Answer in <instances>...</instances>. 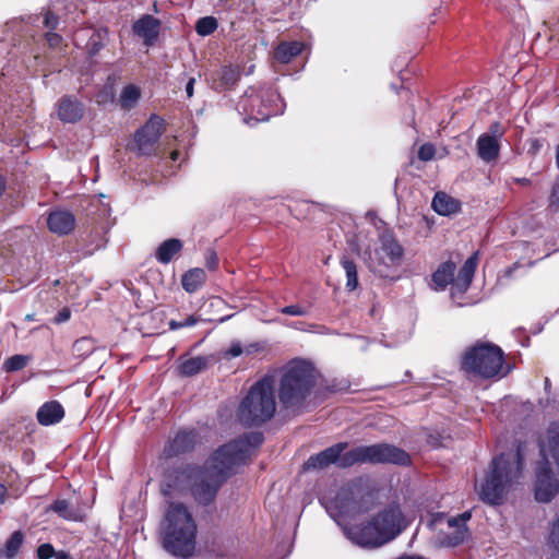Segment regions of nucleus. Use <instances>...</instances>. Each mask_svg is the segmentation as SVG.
I'll use <instances>...</instances> for the list:
<instances>
[{"mask_svg": "<svg viewBox=\"0 0 559 559\" xmlns=\"http://www.w3.org/2000/svg\"><path fill=\"white\" fill-rule=\"evenodd\" d=\"M264 441L260 431L245 432L221 445L203 465L181 462L163 473L160 492L165 497L189 492L197 504L214 503L217 493L236 469L250 460Z\"/></svg>", "mask_w": 559, "mask_h": 559, "instance_id": "obj_1", "label": "nucleus"}, {"mask_svg": "<svg viewBox=\"0 0 559 559\" xmlns=\"http://www.w3.org/2000/svg\"><path fill=\"white\" fill-rule=\"evenodd\" d=\"M347 442H338L323 451L311 455L304 464L305 471L323 469L331 464L347 468L356 464H394L408 466L412 464L411 455L403 449L389 443L358 445L344 452Z\"/></svg>", "mask_w": 559, "mask_h": 559, "instance_id": "obj_2", "label": "nucleus"}, {"mask_svg": "<svg viewBox=\"0 0 559 559\" xmlns=\"http://www.w3.org/2000/svg\"><path fill=\"white\" fill-rule=\"evenodd\" d=\"M319 372L314 365L301 358L288 361L281 370L277 399L281 408L294 416L304 413L317 386Z\"/></svg>", "mask_w": 559, "mask_h": 559, "instance_id": "obj_3", "label": "nucleus"}, {"mask_svg": "<svg viewBox=\"0 0 559 559\" xmlns=\"http://www.w3.org/2000/svg\"><path fill=\"white\" fill-rule=\"evenodd\" d=\"M198 525L182 502L167 503L159 525V540L163 549L174 557L189 559L197 548Z\"/></svg>", "mask_w": 559, "mask_h": 559, "instance_id": "obj_4", "label": "nucleus"}, {"mask_svg": "<svg viewBox=\"0 0 559 559\" xmlns=\"http://www.w3.org/2000/svg\"><path fill=\"white\" fill-rule=\"evenodd\" d=\"M522 466L523 456L520 448L513 456L502 453L493 457L480 484V499L491 506L501 504L513 481L520 478Z\"/></svg>", "mask_w": 559, "mask_h": 559, "instance_id": "obj_5", "label": "nucleus"}, {"mask_svg": "<svg viewBox=\"0 0 559 559\" xmlns=\"http://www.w3.org/2000/svg\"><path fill=\"white\" fill-rule=\"evenodd\" d=\"M405 526L400 506L389 504L367 523L352 527L349 535L357 545L373 548L394 539Z\"/></svg>", "mask_w": 559, "mask_h": 559, "instance_id": "obj_6", "label": "nucleus"}, {"mask_svg": "<svg viewBox=\"0 0 559 559\" xmlns=\"http://www.w3.org/2000/svg\"><path fill=\"white\" fill-rule=\"evenodd\" d=\"M274 378L265 374L254 382L242 399L237 417L246 427H260L273 418L276 411Z\"/></svg>", "mask_w": 559, "mask_h": 559, "instance_id": "obj_7", "label": "nucleus"}, {"mask_svg": "<svg viewBox=\"0 0 559 559\" xmlns=\"http://www.w3.org/2000/svg\"><path fill=\"white\" fill-rule=\"evenodd\" d=\"M504 353L498 345L490 342L477 341L461 356L460 370L467 378L481 380L506 376L503 372Z\"/></svg>", "mask_w": 559, "mask_h": 559, "instance_id": "obj_8", "label": "nucleus"}, {"mask_svg": "<svg viewBox=\"0 0 559 559\" xmlns=\"http://www.w3.org/2000/svg\"><path fill=\"white\" fill-rule=\"evenodd\" d=\"M276 94L271 88L250 86L238 102L237 108L245 115V121H266L277 112Z\"/></svg>", "mask_w": 559, "mask_h": 559, "instance_id": "obj_9", "label": "nucleus"}, {"mask_svg": "<svg viewBox=\"0 0 559 559\" xmlns=\"http://www.w3.org/2000/svg\"><path fill=\"white\" fill-rule=\"evenodd\" d=\"M478 263V253L472 254L461 266L456 276H454L456 265L452 261L442 262L431 275L435 289L444 290L452 284L451 293L464 294L472 284Z\"/></svg>", "mask_w": 559, "mask_h": 559, "instance_id": "obj_10", "label": "nucleus"}, {"mask_svg": "<svg viewBox=\"0 0 559 559\" xmlns=\"http://www.w3.org/2000/svg\"><path fill=\"white\" fill-rule=\"evenodd\" d=\"M334 502L341 514H362L371 509L373 493L362 484L361 479H355L338 489Z\"/></svg>", "mask_w": 559, "mask_h": 559, "instance_id": "obj_11", "label": "nucleus"}, {"mask_svg": "<svg viewBox=\"0 0 559 559\" xmlns=\"http://www.w3.org/2000/svg\"><path fill=\"white\" fill-rule=\"evenodd\" d=\"M165 131V120L152 114L147 121L133 135V147L138 155L150 156L156 151V145Z\"/></svg>", "mask_w": 559, "mask_h": 559, "instance_id": "obj_12", "label": "nucleus"}, {"mask_svg": "<svg viewBox=\"0 0 559 559\" xmlns=\"http://www.w3.org/2000/svg\"><path fill=\"white\" fill-rule=\"evenodd\" d=\"M535 499L539 502H549L559 492V483L554 477L549 462L545 457L536 466Z\"/></svg>", "mask_w": 559, "mask_h": 559, "instance_id": "obj_13", "label": "nucleus"}, {"mask_svg": "<svg viewBox=\"0 0 559 559\" xmlns=\"http://www.w3.org/2000/svg\"><path fill=\"white\" fill-rule=\"evenodd\" d=\"M198 443V432L194 429H180L164 447V459L178 457L191 453Z\"/></svg>", "mask_w": 559, "mask_h": 559, "instance_id": "obj_14", "label": "nucleus"}, {"mask_svg": "<svg viewBox=\"0 0 559 559\" xmlns=\"http://www.w3.org/2000/svg\"><path fill=\"white\" fill-rule=\"evenodd\" d=\"M160 28V21L151 14L142 15L132 25L134 35L142 38L146 46H153L155 44L159 36Z\"/></svg>", "mask_w": 559, "mask_h": 559, "instance_id": "obj_15", "label": "nucleus"}, {"mask_svg": "<svg viewBox=\"0 0 559 559\" xmlns=\"http://www.w3.org/2000/svg\"><path fill=\"white\" fill-rule=\"evenodd\" d=\"M241 70L237 66L225 64L211 73V87L216 92L231 90L240 80Z\"/></svg>", "mask_w": 559, "mask_h": 559, "instance_id": "obj_16", "label": "nucleus"}, {"mask_svg": "<svg viewBox=\"0 0 559 559\" xmlns=\"http://www.w3.org/2000/svg\"><path fill=\"white\" fill-rule=\"evenodd\" d=\"M85 114L84 104L76 97L64 95L58 102V118L66 123L80 121Z\"/></svg>", "mask_w": 559, "mask_h": 559, "instance_id": "obj_17", "label": "nucleus"}, {"mask_svg": "<svg viewBox=\"0 0 559 559\" xmlns=\"http://www.w3.org/2000/svg\"><path fill=\"white\" fill-rule=\"evenodd\" d=\"M380 252L386 259L388 265H400L404 257V248L392 231H385L380 236Z\"/></svg>", "mask_w": 559, "mask_h": 559, "instance_id": "obj_18", "label": "nucleus"}, {"mask_svg": "<svg viewBox=\"0 0 559 559\" xmlns=\"http://www.w3.org/2000/svg\"><path fill=\"white\" fill-rule=\"evenodd\" d=\"M177 371L180 377L189 378L193 377L212 365L211 356H197L188 357L187 354L181 355L178 358Z\"/></svg>", "mask_w": 559, "mask_h": 559, "instance_id": "obj_19", "label": "nucleus"}, {"mask_svg": "<svg viewBox=\"0 0 559 559\" xmlns=\"http://www.w3.org/2000/svg\"><path fill=\"white\" fill-rule=\"evenodd\" d=\"M66 412L57 400L45 402L37 411L36 418L41 426H52L64 418Z\"/></svg>", "mask_w": 559, "mask_h": 559, "instance_id": "obj_20", "label": "nucleus"}, {"mask_svg": "<svg viewBox=\"0 0 559 559\" xmlns=\"http://www.w3.org/2000/svg\"><path fill=\"white\" fill-rule=\"evenodd\" d=\"M47 225L53 234L69 235L75 227V217L68 211H53L48 215Z\"/></svg>", "mask_w": 559, "mask_h": 559, "instance_id": "obj_21", "label": "nucleus"}, {"mask_svg": "<svg viewBox=\"0 0 559 559\" xmlns=\"http://www.w3.org/2000/svg\"><path fill=\"white\" fill-rule=\"evenodd\" d=\"M472 518L471 511H465L457 516L451 518L448 520V524L450 527H454L455 531L452 534H449L445 538L447 544L449 546L455 547L461 545L468 533V527L466 522Z\"/></svg>", "mask_w": 559, "mask_h": 559, "instance_id": "obj_22", "label": "nucleus"}, {"mask_svg": "<svg viewBox=\"0 0 559 559\" xmlns=\"http://www.w3.org/2000/svg\"><path fill=\"white\" fill-rule=\"evenodd\" d=\"M477 154L486 163L495 162L500 155V143L498 139L488 133L479 135L476 142Z\"/></svg>", "mask_w": 559, "mask_h": 559, "instance_id": "obj_23", "label": "nucleus"}, {"mask_svg": "<svg viewBox=\"0 0 559 559\" xmlns=\"http://www.w3.org/2000/svg\"><path fill=\"white\" fill-rule=\"evenodd\" d=\"M305 48V44L297 40L281 41L274 49V58L282 64L292 62Z\"/></svg>", "mask_w": 559, "mask_h": 559, "instance_id": "obj_24", "label": "nucleus"}, {"mask_svg": "<svg viewBox=\"0 0 559 559\" xmlns=\"http://www.w3.org/2000/svg\"><path fill=\"white\" fill-rule=\"evenodd\" d=\"M431 206L435 212L443 216L452 215L461 211V202L442 191L435 194Z\"/></svg>", "mask_w": 559, "mask_h": 559, "instance_id": "obj_25", "label": "nucleus"}, {"mask_svg": "<svg viewBox=\"0 0 559 559\" xmlns=\"http://www.w3.org/2000/svg\"><path fill=\"white\" fill-rule=\"evenodd\" d=\"M183 243L178 238H169L164 240L155 250V258L162 264H168L181 252Z\"/></svg>", "mask_w": 559, "mask_h": 559, "instance_id": "obj_26", "label": "nucleus"}, {"mask_svg": "<svg viewBox=\"0 0 559 559\" xmlns=\"http://www.w3.org/2000/svg\"><path fill=\"white\" fill-rule=\"evenodd\" d=\"M206 278L207 276L203 269L193 267L182 274L181 285L187 293L193 294L205 284Z\"/></svg>", "mask_w": 559, "mask_h": 559, "instance_id": "obj_27", "label": "nucleus"}, {"mask_svg": "<svg viewBox=\"0 0 559 559\" xmlns=\"http://www.w3.org/2000/svg\"><path fill=\"white\" fill-rule=\"evenodd\" d=\"M141 97V88L133 83H129L122 87L118 104L122 110L130 111L138 106Z\"/></svg>", "mask_w": 559, "mask_h": 559, "instance_id": "obj_28", "label": "nucleus"}, {"mask_svg": "<svg viewBox=\"0 0 559 559\" xmlns=\"http://www.w3.org/2000/svg\"><path fill=\"white\" fill-rule=\"evenodd\" d=\"M57 513L61 519L67 521L80 522L83 520L79 510L73 508L71 503L66 499L55 500L47 509Z\"/></svg>", "mask_w": 559, "mask_h": 559, "instance_id": "obj_29", "label": "nucleus"}, {"mask_svg": "<svg viewBox=\"0 0 559 559\" xmlns=\"http://www.w3.org/2000/svg\"><path fill=\"white\" fill-rule=\"evenodd\" d=\"M25 540V535L22 531H14L7 539L3 548L0 550V555L5 559L15 558Z\"/></svg>", "mask_w": 559, "mask_h": 559, "instance_id": "obj_30", "label": "nucleus"}, {"mask_svg": "<svg viewBox=\"0 0 559 559\" xmlns=\"http://www.w3.org/2000/svg\"><path fill=\"white\" fill-rule=\"evenodd\" d=\"M318 206L313 202L309 201H296L294 204L288 206L290 214L299 221L311 219L317 211Z\"/></svg>", "mask_w": 559, "mask_h": 559, "instance_id": "obj_31", "label": "nucleus"}, {"mask_svg": "<svg viewBox=\"0 0 559 559\" xmlns=\"http://www.w3.org/2000/svg\"><path fill=\"white\" fill-rule=\"evenodd\" d=\"M341 265L346 273V288L348 290L356 289L358 286V274L355 261L346 255H343L341 259Z\"/></svg>", "mask_w": 559, "mask_h": 559, "instance_id": "obj_32", "label": "nucleus"}, {"mask_svg": "<svg viewBox=\"0 0 559 559\" xmlns=\"http://www.w3.org/2000/svg\"><path fill=\"white\" fill-rule=\"evenodd\" d=\"M115 99V78L108 76L103 87L95 94V102L98 105L112 103Z\"/></svg>", "mask_w": 559, "mask_h": 559, "instance_id": "obj_33", "label": "nucleus"}, {"mask_svg": "<svg viewBox=\"0 0 559 559\" xmlns=\"http://www.w3.org/2000/svg\"><path fill=\"white\" fill-rule=\"evenodd\" d=\"M548 448L559 468V424L554 423L548 429Z\"/></svg>", "mask_w": 559, "mask_h": 559, "instance_id": "obj_34", "label": "nucleus"}, {"mask_svg": "<svg viewBox=\"0 0 559 559\" xmlns=\"http://www.w3.org/2000/svg\"><path fill=\"white\" fill-rule=\"evenodd\" d=\"M218 27V22L214 16L200 17L195 23V32L200 36H209Z\"/></svg>", "mask_w": 559, "mask_h": 559, "instance_id": "obj_35", "label": "nucleus"}, {"mask_svg": "<svg viewBox=\"0 0 559 559\" xmlns=\"http://www.w3.org/2000/svg\"><path fill=\"white\" fill-rule=\"evenodd\" d=\"M28 360L29 358L27 356L13 355L4 361L3 368L8 372L19 371L27 366Z\"/></svg>", "mask_w": 559, "mask_h": 559, "instance_id": "obj_36", "label": "nucleus"}, {"mask_svg": "<svg viewBox=\"0 0 559 559\" xmlns=\"http://www.w3.org/2000/svg\"><path fill=\"white\" fill-rule=\"evenodd\" d=\"M548 544L555 551L559 552V514L550 523Z\"/></svg>", "mask_w": 559, "mask_h": 559, "instance_id": "obj_37", "label": "nucleus"}, {"mask_svg": "<svg viewBox=\"0 0 559 559\" xmlns=\"http://www.w3.org/2000/svg\"><path fill=\"white\" fill-rule=\"evenodd\" d=\"M87 51L91 57L96 56L104 47V39L100 32H94L87 41Z\"/></svg>", "mask_w": 559, "mask_h": 559, "instance_id": "obj_38", "label": "nucleus"}, {"mask_svg": "<svg viewBox=\"0 0 559 559\" xmlns=\"http://www.w3.org/2000/svg\"><path fill=\"white\" fill-rule=\"evenodd\" d=\"M94 345L92 342V338L90 337H82L74 342L73 344V352L76 353L79 356H85L93 352Z\"/></svg>", "mask_w": 559, "mask_h": 559, "instance_id": "obj_39", "label": "nucleus"}, {"mask_svg": "<svg viewBox=\"0 0 559 559\" xmlns=\"http://www.w3.org/2000/svg\"><path fill=\"white\" fill-rule=\"evenodd\" d=\"M548 209L551 212H559V178L552 183L548 194Z\"/></svg>", "mask_w": 559, "mask_h": 559, "instance_id": "obj_40", "label": "nucleus"}, {"mask_svg": "<svg viewBox=\"0 0 559 559\" xmlns=\"http://www.w3.org/2000/svg\"><path fill=\"white\" fill-rule=\"evenodd\" d=\"M436 155V147L432 143L427 142L420 145L418 150V158L423 162H429L433 159Z\"/></svg>", "mask_w": 559, "mask_h": 559, "instance_id": "obj_41", "label": "nucleus"}, {"mask_svg": "<svg viewBox=\"0 0 559 559\" xmlns=\"http://www.w3.org/2000/svg\"><path fill=\"white\" fill-rule=\"evenodd\" d=\"M280 312L287 316L304 317L309 313V309L300 305H289L281 308Z\"/></svg>", "mask_w": 559, "mask_h": 559, "instance_id": "obj_42", "label": "nucleus"}, {"mask_svg": "<svg viewBox=\"0 0 559 559\" xmlns=\"http://www.w3.org/2000/svg\"><path fill=\"white\" fill-rule=\"evenodd\" d=\"M43 24L49 31H55L59 25V17L52 11L48 10L44 13Z\"/></svg>", "mask_w": 559, "mask_h": 559, "instance_id": "obj_43", "label": "nucleus"}, {"mask_svg": "<svg viewBox=\"0 0 559 559\" xmlns=\"http://www.w3.org/2000/svg\"><path fill=\"white\" fill-rule=\"evenodd\" d=\"M36 552L38 559H51L56 555L53 546L49 543L39 545Z\"/></svg>", "mask_w": 559, "mask_h": 559, "instance_id": "obj_44", "label": "nucleus"}, {"mask_svg": "<svg viewBox=\"0 0 559 559\" xmlns=\"http://www.w3.org/2000/svg\"><path fill=\"white\" fill-rule=\"evenodd\" d=\"M44 38L46 39V41L50 48L59 47L63 40V38L60 34H57L52 31L47 32L44 35Z\"/></svg>", "mask_w": 559, "mask_h": 559, "instance_id": "obj_45", "label": "nucleus"}, {"mask_svg": "<svg viewBox=\"0 0 559 559\" xmlns=\"http://www.w3.org/2000/svg\"><path fill=\"white\" fill-rule=\"evenodd\" d=\"M205 265L210 271H215L218 267V257L214 250L206 251Z\"/></svg>", "mask_w": 559, "mask_h": 559, "instance_id": "obj_46", "label": "nucleus"}, {"mask_svg": "<svg viewBox=\"0 0 559 559\" xmlns=\"http://www.w3.org/2000/svg\"><path fill=\"white\" fill-rule=\"evenodd\" d=\"M506 133V128L502 126L500 121H495L489 126V135L495 136L496 139L502 138Z\"/></svg>", "mask_w": 559, "mask_h": 559, "instance_id": "obj_47", "label": "nucleus"}, {"mask_svg": "<svg viewBox=\"0 0 559 559\" xmlns=\"http://www.w3.org/2000/svg\"><path fill=\"white\" fill-rule=\"evenodd\" d=\"M528 143V150H527V153L532 156H535L537 155L540 150L543 148V141L539 140V139H536V138H533V139H530L527 141Z\"/></svg>", "mask_w": 559, "mask_h": 559, "instance_id": "obj_48", "label": "nucleus"}, {"mask_svg": "<svg viewBox=\"0 0 559 559\" xmlns=\"http://www.w3.org/2000/svg\"><path fill=\"white\" fill-rule=\"evenodd\" d=\"M243 353V349L239 343H233L225 353L226 358H235L240 356Z\"/></svg>", "mask_w": 559, "mask_h": 559, "instance_id": "obj_49", "label": "nucleus"}, {"mask_svg": "<svg viewBox=\"0 0 559 559\" xmlns=\"http://www.w3.org/2000/svg\"><path fill=\"white\" fill-rule=\"evenodd\" d=\"M71 317V311L69 308L64 307L62 308L58 313L57 316L55 317L53 319V322L57 323V324H60V323H63L66 321H68Z\"/></svg>", "mask_w": 559, "mask_h": 559, "instance_id": "obj_50", "label": "nucleus"}, {"mask_svg": "<svg viewBox=\"0 0 559 559\" xmlns=\"http://www.w3.org/2000/svg\"><path fill=\"white\" fill-rule=\"evenodd\" d=\"M200 319L195 317L194 314L188 316L183 321H180L181 329L182 328H189L195 325Z\"/></svg>", "mask_w": 559, "mask_h": 559, "instance_id": "obj_51", "label": "nucleus"}, {"mask_svg": "<svg viewBox=\"0 0 559 559\" xmlns=\"http://www.w3.org/2000/svg\"><path fill=\"white\" fill-rule=\"evenodd\" d=\"M194 83H195V79L194 78H190L189 81L186 84V93H187V97L188 98H191L193 96Z\"/></svg>", "mask_w": 559, "mask_h": 559, "instance_id": "obj_52", "label": "nucleus"}, {"mask_svg": "<svg viewBox=\"0 0 559 559\" xmlns=\"http://www.w3.org/2000/svg\"><path fill=\"white\" fill-rule=\"evenodd\" d=\"M514 181H515L518 185L525 186V187H526V186H531V183H532L531 179L525 178V177H523V178H515V179H514Z\"/></svg>", "mask_w": 559, "mask_h": 559, "instance_id": "obj_53", "label": "nucleus"}, {"mask_svg": "<svg viewBox=\"0 0 559 559\" xmlns=\"http://www.w3.org/2000/svg\"><path fill=\"white\" fill-rule=\"evenodd\" d=\"M5 188H7V180H5V178L0 174V198H1V197H2V194L4 193Z\"/></svg>", "mask_w": 559, "mask_h": 559, "instance_id": "obj_54", "label": "nucleus"}, {"mask_svg": "<svg viewBox=\"0 0 559 559\" xmlns=\"http://www.w3.org/2000/svg\"><path fill=\"white\" fill-rule=\"evenodd\" d=\"M168 325H169V329L173 331L181 329L180 321L170 320Z\"/></svg>", "mask_w": 559, "mask_h": 559, "instance_id": "obj_55", "label": "nucleus"}, {"mask_svg": "<svg viewBox=\"0 0 559 559\" xmlns=\"http://www.w3.org/2000/svg\"><path fill=\"white\" fill-rule=\"evenodd\" d=\"M5 495H7V488L4 485H2L0 483V503H3L4 500H5Z\"/></svg>", "mask_w": 559, "mask_h": 559, "instance_id": "obj_56", "label": "nucleus"}, {"mask_svg": "<svg viewBox=\"0 0 559 559\" xmlns=\"http://www.w3.org/2000/svg\"><path fill=\"white\" fill-rule=\"evenodd\" d=\"M56 559H69V555L64 551L56 552L53 556Z\"/></svg>", "mask_w": 559, "mask_h": 559, "instance_id": "obj_57", "label": "nucleus"}, {"mask_svg": "<svg viewBox=\"0 0 559 559\" xmlns=\"http://www.w3.org/2000/svg\"><path fill=\"white\" fill-rule=\"evenodd\" d=\"M260 349V346L259 344H251L249 347H248V353H252V352H257Z\"/></svg>", "mask_w": 559, "mask_h": 559, "instance_id": "obj_58", "label": "nucleus"}, {"mask_svg": "<svg viewBox=\"0 0 559 559\" xmlns=\"http://www.w3.org/2000/svg\"><path fill=\"white\" fill-rule=\"evenodd\" d=\"M171 158H173V159H176V158H177V152H174V153L171 154Z\"/></svg>", "mask_w": 559, "mask_h": 559, "instance_id": "obj_59", "label": "nucleus"}]
</instances>
